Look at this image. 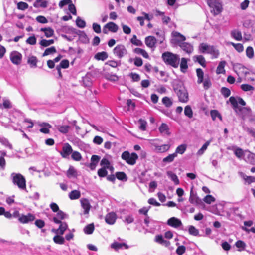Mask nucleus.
Wrapping results in <instances>:
<instances>
[{
	"mask_svg": "<svg viewBox=\"0 0 255 255\" xmlns=\"http://www.w3.org/2000/svg\"><path fill=\"white\" fill-rule=\"evenodd\" d=\"M100 165L102 166H103L102 168H105L110 170L113 169V168L110 166V164L109 160L105 158H104L102 159L100 162Z\"/></svg>",
	"mask_w": 255,
	"mask_h": 255,
	"instance_id": "nucleus-44",
	"label": "nucleus"
},
{
	"mask_svg": "<svg viewBox=\"0 0 255 255\" xmlns=\"http://www.w3.org/2000/svg\"><path fill=\"white\" fill-rule=\"evenodd\" d=\"M111 247L116 251L120 249H128L129 248V246L126 243L124 242L120 243L116 241H114L111 245Z\"/></svg>",
	"mask_w": 255,
	"mask_h": 255,
	"instance_id": "nucleus-15",
	"label": "nucleus"
},
{
	"mask_svg": "<svg viewBox=\"0 0 255 255\" xmlns=\"http://www.w3.org/2000/svg\"><path fill=\"white\" fill-rule=\"evenodd\" d=\"M172 35L173 36L172 42L177 43L179 46L181 43H184L186 40L185 37L177 31H173Z\"/></svg>",
	"mask_w": 255,
	"mask_h": 255,
	"instance_id": "nucleus-11",
	"label": "nucleus"
},
{
	"mask_svg": "<svg viewBox=\"0 0 255 255\" xmlns=\"http://www.w3.org/2000/svg\"><path fill=\"white\" fill-rule=\"evenodd\" d=\"M156 42V39L152 36H147L145 39V44L148 47L150 48H155Z\"/></svg>",
	"mask_w": 255,
	"mask_h": 255,
	"instance_id": "nucleus-20",
	"label": "nucleus"
},
{
	"mask_svg": "<svg viewBox=\"0 0 255 255\" xmlns=\"http://www.w3.org/2000/svg\"><path fill=\"white\" fill-rule=\"evenodd\" d=\"M210 115L213 120L215 121L217 118L222 120V116L217 110H213L210 112Z\"/></svg>",
	"mask_w": 255,
	"mask_h": 255,
	"instance_id": "nucleus-51",
	"label": "nucleus"
},
{
	"mask_svg": "<svg viewBox=\"0 0 255 255\" xmlns=\"http://www.w3.org/2000/svg\"><path fill=\"white\" fill-rule=\"evenodd\" d=\"M130 42L131 43L136 46H141L143 45L142 42L140 40L138 39L137 36L135 35L133 36L132 38L130 39Z\"/></svg>",
	"mask_w": 255,
	"mask_h": 255,
	"instance_id": "nucleus-52",
	"label": "nucleus"
},
{
	"mask_svg": "<svg viewBox=\"0 0 255 255\" xmlns=\"http://www.w3.org/2000/svg\"><path fill=\"white\" fill-rule=\"evenodd\" d=\"M118 30V26L113 22H109L105 25L103 28V32L104 34H107L108 31L112 32H116Z\"/></svg>",
	"mask_w": 255,
	"mask_h": 255,
	"instance_id": "nucleus-12",
	"label": "nucleus"
},
{
	"mask_svg": "<svg viewBox=\"0 0 255 255\" xmlns=\"http://www.w3.org/2000/svg\"><path fill=\"white\" fill-rule=\"evenodd\" d=\"M173 88L179 101L184 103H187L189 100L188 93L183 84L181 82H179L174 86Z\"/></svg>",
	"mask_w": 255,
	"mask_h": 255,
	"instance_id": "nucleus-2",
	"label": "nucleus"
},
{
	"mask_svg": "<svg viewBox=\"0 0 255 255\" xmlns=\"http://www.w3.org/2000/svg\"><path fill=\"white\" fill-rule=\"evenodd\" d=\"M203 201L206 203L210 204L215 201V198L211 195H207L204 198Z\"/></svg>",
	"mask_w": 255,
	"mask_h": 255,
	"instance_id": "nucleus-58",
	"label": "nucleus"
},
{
	"mask_svg": "<svg viewBox=\"0 0 255 255\" xmlns=\"http://www.w3.org/2000/svg\"><path fill=\"white\" fill-rule=\"evenodd\" d=\"M244 160L248 163L255 165V154L249 150H245V156Z\"/></svg>",
	"mask_w": 255,
	"mask_h": 255,
	"instance_id": "nucleus-14",
	"label": "nucleus"
},
{
	"mask_svg": "<svg viewBox=\"0 0 255 255\" xmlns=\"http://www.w3.org/2000/svg\"><path fill=\"white\" fill-rule=\"evenodd\" d=\"M94 230V225L93 223L87 225L84 228V232L86 234H92Z\"/></svg>",
	"mask_w": 255,
	"mask_h": 255,
	"instance_id": "nucleus-50",
	"label": "nucleus"
},
{
	"mask_svg": "<svg viewBox=\"0 0 255 255\" xmlns=\"http://www.w3.org/2000/svg\"><path fill=\"white\" fill-rule=\"evenodd\" d=\"M234 153L237 157H238L239 159H244V158H245V150H243L241 148L236 147L234 149Z\"/></svg>",
	"mask_w": 255,
	"mask_h": 255,
	"instance_id": "nucleus-30",
	"label": "nucleus"
},
{
	"mask_svg": "<svg viewBox=\"0 0 255 255\" xmlns=\"http://www.w3.org/2000/svg\"><path fill=\"white\" fill-rule=\"evenodd\" d=\"M177 157L176 153L169 154L167 157L163 159L162 162L165 163H170L172 162Z\"/></svg>",
	"mask_w": 255,
	"mask_h": 255,
	"instance_id": "nucleus-42",
	"label": "nucleus"
},
{
	"mask_svg": "<svg viewBox=\"0 0 255 255\" xmlns=\"http://www.w3.org/2000/svg\"><path fill=\"white\" fill-rule=\"evenodd\" d=\"M196 74L198 77L197 83L201 84L203 82L204 72L201 68H197L196 69Z\"/></svg>",
	"mask_w": 255,
	"mask_h": 255,
	"instance_id": "nucleus-43",
	"label": "nucleus"
},
{
	"mask_svg": "<svg viewBox=\"0 0 255 255\" xmlns=\"http://www.w3.org/2000/svg\"><path fill=\"white\" fill-rule=\"evenodd\" d=\"M208 4L211 8V12L214 15L220 14L222 11V5L219 0H208Z\"/></svg>",
	"mask_w": 255,
	"mask_h": 255,
	"instance_id": "nucleus-5",
	"label": "nucleus"
},
{
	"mask_svg": "<svg viewBox=\"0 0 255 255\" xmlns=\"http://www.w3.org/2000/svg\"><path fill=\"white\" fill-rule=\"evenodd\" d=\"M76 23L77 26L81 28H83L86 26V22L85 21L81 19L79 17H77L76 20Z\"/></svg>",
	"mask_w": 255,
	"mask_h": 255,
	"instance_id": "nucleus-61",
	"label": "nucleus"
},
{
	"mask_svg": "<svg viewBox=\"0 0 255 255\" xmlns=\"http://www.w3.org/2000/svg\"><path fill=\"white\" fill-rule=\"evenodd\" d=\"M81 196V193L79 190H74L72 191L69 194V197L71 200H76L79 199Z\"/></svg>",
	"mask_w": 255,
	"mask_h": 255,
	"instance_id": "nucleus-37",
	"label": "nucleus"
},
{
	"mask_svg": "<svg viewBox=\"0 0 255 255\" xmlns=\"http://www.w3.org/2000/svg\"><path fill=\"white\" fill-rule=\"evenodd\" d=\"M189 201L191 204L194 205L199 204L201 202V200L197 196L196 193L193 192L192 189L190 190Z\"/></svg>",
	"mask_w": 255,
	"mask_h": 255,
	"instance_id": "nucleus-21",
	"label": "nucleus"
},
{
	"mask_svg": "<svg viewBox=\"0 0 255 255\" xmlns=\"http://www.w3.org/2000/svg\"><path fill=\"white\" fill-rule=\"evenodd\" d=\"M56 52V50L54 46L46 49L44 52L42 54V56L44 57L50 54H52Z\"/></svg>",
	"mask_w": 255,
	"mask_h": 255,
	"instance_id": "nucleus-54",
	"label": "nucleus"
},
{
	"mask_svg": "<svg viewBox=\"0 0 255 255\" xmlns=\"http://www.w3.org/2000/svg\"><path fill=\"white\" fill-rule=\"evenodd\" d=\"M193 60L198 62L202 66H206V61L204 57L202 55H196L193 57Z\"/></svg>",
	"mask_w": 255,
	"mask_h": 255,
	"instance_id": "nucleus-36",
	"label": "nucleus"
},
{
	"mask_svg": "<svg viewBox=\"0 0 255 255\" xmlns=\"http://www.w3.org/2000/svg\"><path fill=\"white\" fill-rule=\"evenodd\" d=\"M187 149V145L183 144L179 145L175 150L174 153H176V155L177 156L178 154H183Z\"/></svg>",
	"mask_w": 255,
	"mask_h": 255,
	"instance_id": "nucleus-40",
	"label": "nucleus"
},
{
	"mask_svg": "<svg viewBox=\"0 0 255 255\" xmlns=\"http://www.w3.org/2000/svg\"><path fill=\"white\" fill-rule=\"evenodd\" d=\"M200 52L202 53H208L215 55L216 57L219 55V52L213 46L202 43L199 46Z\"/></svg>",
	"mask_w": 255,
	"mask_h": 255,
	"instance_id": "nucleus-7",
	"label": "nucleus"
},
{
	"mask_svg": "<svg viewBox=\"0 0 255 255\" xmlns=\"http://www.w3.org/2000/svg\"><path fill=\"white\" fill-rule=\"evenodd\" d=\"M81 206L84 210V214H88L91 208V205L89 200L86 198H82L80 200Z\"/></svg>",
	"mask_w": 255,
	"mask_h": 255,
	"instance_id": "nucleus-16",
	"label": "nucleus"
},
{
	"mask_svg": "<svg viewBox=\"0 0 255 255\" xmlns=\"http://www.w3.org/2000/svg\"><path fill=\"white\" fill-rule=\"evenodd\" d=\"M100 159V157L98 155H93L92 156L91 158V163L89 165V168L92 170H94L95 169L96 167L98 164Z\"/></svg>",
	"mask_w": 255,
	"mask_h": 255,
	"instance_id": "nucleus-24",
	"label": "nucleus"
},
{
	"mask_svg": "<svg viewBox=\"0 0 255 255\" xmlns=\"http://www.w3.org/2000/svg\"><path fill=\"white\" fill-rule=\"evenodd\" d=\"M181 71L182 72H185L188 68L187 60L185 58H182L180 64Z\"/></svg>",
	"mask_w": 255,
	"mask_h": 255,
	"instance_id": "nucleus-46",
	"label": "nucleus"
},
{
	"mask_svg": "<svg viewBox=\"0 0 255 255\" xmlns=\"http://www.w3.org/2000/svg\"><path fill=\"white\" fill-rule=\"evenodd\" d=\"M211 142V140L207 141L202 146V147L197 151V155L201 156L202 155L205 151L207 149L208 146L210 145Z\"/></svg>",
	"mask_w": 255,
	"mask_h": 255,
	"instance_id": "nucleus-41",
	"label": "nucleus"
},
{
	"mask_svg": "<svg viewBox=\"0 0 255 255\" xmlns=\"http://www.w3.org/2000/svg\"><path fill=\"white\" fill-rule=\"evenodd\" d=\"M114 54L119 58H121L127 54V50L125 46L118 45L114 49Z\"/></svg>",
	"mask_w": 255,
	"mask_h": 255,
	"instance_id": "nucleus-10",
	"label": "nucleus"
},
{
	"mask_svg": "<svg viewBox=\"0 0 255 255\" xmlns=\"http://www.w3.org/2000/svg\"><path fill=\"white\" fill-rule=\"evenodd\" d=\"M229 44L232 45L238 52H242L244 51V46L241 43H234L232 42H229Z\"/></svg>",
	"mask_w": 255,
	"mask_h": 255,
	"instance_id": "nucleus-48",
	"label": "nucleus"
},
{
	"mask_svg": "<svg viewBox=\"0 0 255 255\" xmlns=\"http://www.w3.org/2000/svg\"><path fill=\"white\" fill-rule=\"evenodd\" d=\"M57 213L55 217H53V221L55 223H60L61 220L68 217V215L61 210L57 212Z\"/></svg>",
	"mask_w": 255,
	"mask_h": 255,
	"instance_id": "nucleus-22",
	"label": "nucleus"
},
{
	"mask_svg": "<svg viewBox=\"0 0 255 255\" xmlns=\"http://www.w3.org/2000/svg\"><path fill=\"white\" fill-rule=\"evenodd\" d=\"M179 46L182 50L189 54L192 53L193 51V46L190 43L186 42H184V43H181Z\"/></svg>",
	"mask_w": 255,
	"mask_h": 255,
	"instance_id": "nucleus-18",
	"label": "nucleus"
},
{
	"mask_svg": "<svg viewBox=\"0 0 255 255\" xmlns=\"http://www.w3.org/2000/svg\"><path fill=\"white\" fill-rule=\"evenodd\" d=\"M240 175L248 184H251L255 181V177L247 176L243 173H241Z\"/></svg>",
	"mask_w": 255,
	"mask_h": 255,
	"instance_id": "nucleus-47",
	"label": "nucleus"
},
{
	"mask_svg": "<svg viewBox=\"0 0 255 255\" xmlns=\"http://www.w3.org/2000/svg\"><path fill=\"white\" fill-rule=\"evenodd\" d=\"M77 34L79 36V39L81 42L83 43H87L89 42V38L84 31H79Z\"/></svg>",
	"mask_w": 255,
	"mask_h": 255,
	"instance_id": "nucleus-29",
	"label": "nucleus"
},
{
	"mask_svg": "<svg viewBox=\"0 0 255 255\" xmlns=\"http://www.w3.org/2000/svg\"><path fill=\"white\" fill-rule=\"evenodd\" d=\"M73 151L71 146L67 143L63 144L62 150L59 152L63 158H69Z\"/></svg>",
	"mask_w": 255,
	"mask_h": 255,
	"instance_id": "nucleus-9",
	"label": "nucleus"
},
{
	"mask_svg": "<svg viewBox=\"0 0 255 255\" xmlns=\"http://www.w3.org/2000/svg\"><path fill=\"white\" fill-rule=\"evenodd\" d=\"M139 124V128L140 130L142 131H145L146 129V127H147V122L143 119H139L138 121Z\"/></svg>",
	"mask_w": 255,
	"mask_h": 255,
	"instance_id": "nucleus-60",
	"label": "nucleus"
},
{
	"mask_svg": "<svg viewBox=\"0 0 255 255\" xmlns=\"http://www.w3.org/2000/svg\"><path fill=\"white\" fill-rule=\"evenodd\" d=\"M188 231L190 235L193 236H198L199 234V231L194 226L190 225L188 227Z\"/></svg>",
	"mask_w": 255,
	"mask_h": 255,
	"instance_id": "nucleus-57",
	"label": "nucleus"
},
{
	"mask_svg": "<svg viewBox=\"0 0 255 255\" xmlns=\"http://www.w3.org/2000/svg\"><path fill=\"white\" fill-rule=\"evenodd\" d=\"M135 53L142 55L144 58H149L148 53L144 50L140 48H136L133 50Z\"/></svg>",
	"mask_w": 255,
	"mask_h": 255,
	"instance_id": "nucleus-35",
	"label": "nucleus"
},
{
	"mask_svg": "<svg viewBox=\"0 0 255 255\" xmlns=\"http://www.w3.org/2000/svg\"><path fill=\"white\" fill-rule=\"evenodd\" d=\"M10 177L14 185L17 186L20 190H26V180L22 175L13 172L11 174Z\"/></svg>",
	"mask_w": 255,
	"mask_h": 255,
	"instance_id": "nucleus-4",
	"label": "nucleus"
},
{
	"mask_svg": "<svg viewBox=\"0 0 255 255\" xmlns=\"http://www.w3.org/2000/svg\"><path fill=\"white\" fill-rule=\"evenodd\" d=\"M162 102L166 107H171L173 104L172 99L166 96L162 98Z\"/></svg>",
	"mask_w": 255,
	"mask_h": 255,
	"instance_id": "nucleus-49",
	"label": "nucleus"
},
{
	"mask_svg": "<svg viewBox=\"0 0 255 255\" xmlns=\"http://www.w3.org/2000/svg\"><path fill=\"white\" fill-rule=\"evenodd\" d=\"M246 56L249 59H252L254 56V49L252 47L248 46L246 50Z\"/></svg>",
	"mask_w": 255,
	"mask_h": 255,
	"instance_id": "nucleus-55",
	"label": "nucleus"
},
{
	"mask_svg": "<svg viewBox=\"0 0 255 255\" xmlns=\"http://www.w3.org/2000/svg\"><path fill=\"white\" fill-rule=\"evenodd\" d=\"M54 43V40H46V39H42L40 42V44L44 47H47L52 44Z\"/></svg>",
	"mask_w": 255,
	"mask_h": 255,
	"instance_id": "nucleus-63",
	"label": "nucleus"
},
{
	"mask_svg": "<svg viewBox=\"0 0 255 255\" xmlns=\"http://www.w3.org/2000/svg\"><path fill=\"white\" fill-rule=\"evenodd\" d=\"M39 126L41 127L40 129V131L44 133H48L49 132V129L51 128V126L47 123L43 122L39 124Z\"/></svg>",
	"mask_w": 255,
	"mask_h": 255,
	"instance_id": "nucleus-28",
	"label": "nucleus"
},
{
	"mask_svg": "<svg viewBox=\"0 0 255 255\" xmlns=\"http://www.w3.org/2000/svg\"><path fill=\"white\" fill-rule=\"evenodd\" d=\"M167 175L168 177L174 182V184L178 185L179 184V180L177 175L172 171H168L167 172Z\"/></svg>",
	"mask_w": 255,
	"mask_h": 255,
	"instance_id": "nucleus-34",
	"label": "nucleus"
},
{
	"mask_svg": "<svg viewBox=\"0 0 255 255\" xmlns=\"http://www.w3.org/2000/svg\"><path fill=\"white\" fill-rule=\"evenodd\" d=\"M231 36L237 41H240L242 40V36L241 31L238 30H233L231 32Z\"/></svg>",
	"mask_w": 255,
	"mask_h": 255,
	"instance_id": "nucleus-32",
	"label": "nucleus"
},
{
	"mask_svg": "<svg viewBox=\"0 0 255 255\" xmlns=\"http://www.w3.org/2000/svg\"><path fill=\"white\" fill-rule=\"evenodd\" d=\"M233 69L238 76L241 75H246L249 73L247 71L246 67L239 63H236L234 64Z\"/></svg>",
	"mask_w": 255,
	"mask_h": 255,
	"instance_id": "nucleus-13",
	"label": "nucleus"
},
{
	"mask_svg": "<svg viewBox=\"0 0 255 255\" xmlns=\"http://www.w3.org/2000/svg\"><path fill=\"white\" fill-rule=\"evenodd\" d=\"M38 62L37 58L34 56H29L27 58V63L31 68H36Z\"/></svg>",
	"mask_w": 255,
	"mask_h": 255,
	"instance_id": "nucleus-31",
	"label": "nucleus"
},
{
	"mask_svg": "<svg viewBox=\"0 0 255 255\" xmlns=\"http://www.w3.org/2000/svg\"><path fill=\"white\" fill-rule=\"evenodd\" d=\"M160 133L162 135H170L169 128L168 126L165 123H162L158 128Z\"/></svg>",
	"mask_w": 255,
	"mask_h": 255,
	"instance_id": "nucleus-25",
	"label": "nucleus"
},
{
	"mask_svg": "<svg viewBox=\"0 0 255 255\" xmlns=\"http://www.w3.org/2000/svg\"><path fill=\"white\" fill-rule=\"evenodd\" d=\"M226 64V62L225 61H222L219 63L216 69V73L217 74H224L225 73L224 67Z\"/></svg>",
	"mask_w": 255,
	"mask_h": 255,
	"instance_id": "nucleus-33",
	"label": "nucleus"
},
{
	"mask_svg": "<svg viewBox=\"0 0 255 255\" xmlns=\"http://www.w3.org/2000/svg\"><path fill=\"white\" fill-rule=\"evenodd\" d=\"M59 224H60V226H59V228H58L57 229L54 230V232L57 234H59V235H61L64 234V232L68 228V225L65 222H61V223H60Z\"/></svg>",
	"mask_w": 255,
	"mask_h": 255,
	"instance_id": "nucleus-27",
	"label": "nucleus"
},
{
	"mask_svg": "<svg viewBox=\"0 0 255 255\" xmlns=\"http://www.w3.org/2000/svg\"><path fill=\"white\" fill-rule=\"evenodd\" d=\"M116 219V214L114 212H110L106 216L105 221L108 224L113 225L115 223Z\"/></svg>",
	"mask_w": 255,
	"mask_h": 255,
	"instance_id": "nucleus-23",
	"label": "nucleus"
},
{
	"mask_svg": "<svg viewBox=\"0 0 255 255\" xmlns=\"http://www.w3.org/2000/svg\"><path fill=\"white\" fill-rule=\"evenodd\" d=\"M94 58L97 60L104 61L108 58V54L104 51L98 52L95 54Z\"/></svg>",
	"mask_w": 255,
	"mask_h": 255,
	"instance_id": "nucleus-38",
	"label": "nucleus"
},
{
	"mask_svg": "<svg viewBox=\"0 0 255 255\" xmlns=\"http://www.w3.org/2000/svg\"><path fill=\"white\" fill-rule=\"evenodd\" d=\"M203 87L205 90L209 89L212 85V83L209 78H206L203 80Z\"/></svg>",
	"mask_w": 255,
	"mask_h": 255,
	"instance_id": "nucleus-62",
	"label": "nucleus"
},
{
	"mask_svg": "<svg viewBox=\"0 0 255 255\" xmlns=\"http://www.w3.org/2000/svg\"><path fill=\"white\" fill-rule=\"evenodd\" d=\"M155 241L158 244L163 245L165 247H168L170 245V242L164 239L162 235H158L155 237Z\"/></svg>",
	"mask_w": 255,
	"mask_h": 255,
	"instance_id": "nucleus-26",
	"label": "nucleus"
},
{
	"mask_svg": "<svg viewBox=\"0 0 255 255\" xmlns=\"http://www.w3.org/2000/svg\"><path fill=\"white\" fill-rule=\"evenodd\" d=\"M122 158L125 160L126 162L131 165H133L136 163V161L138 158L137 154L134 152L130 154L128 151H124L121 156Z\"/></svg>",
	"mask_w": 255,
	"mask_h": 255,
	"instance_id": "nucleus-6",
	"label": "nucleus"
},
{
	"mask_svg": "<svg viewBox=\"0 0 255 255\" xmlns=\"http://www.w3.org/2000/svg\"><path fill=\"white\" fill-rule=\"evenodd\" d=\"M184 114L189 118H191L193 117V111L191 107L187 105L184 108Z\"/></svg>",
	"mask_w": 255,
	"mask_h": 255,
	"instance_id": "nucleus-53",
	"label": "nucleus"
},
{
	"mask_svg": "<svg viewBox=\"0 0 255 255\" xmlns=\"http://www.w3.org/2000/svg\"><path fill=\"white\" fill-rule=\"evenodd\" d=\"M167 224L168 225L175 228H178L182 225L181 221L176 217H171L169 219Z\"/></svg>",
	"mask_w": 255,
	"mask_h": 255,
	"instance_id": "nucleus-19",
	"label": "nucleus"
},
{
	"mask_svg": "<svg viewBox=\"0 0 255 255\" xmlns=\"http://www.w3.org/2000/svg\"><path fill=\"white\" fill-rule=\"evenodd\" d=\"M229 100L235 110L238 109L243 113H246L247 114H250L251 113V110L249 107L240 108L238 106V104H240L242 106H245L246 105V102L242 98L240 97L236 98L232 96L230 97Z\"/></svg>",
	"mask_w": 255,
	"mask_h": 255,
	"instance_id": "nucleus-3",
	"label": "nucleus"
},
{
	"mask_svg": "<svg viewBox=\"0 0 255 255\" xmlns=\"http://www.w3.org/2000/svg\"><path fill=\"white\" fill-rule=\"evenodd\" d=\"M69 126H58L57 127L58 130L62 133H66L69 130Z\"/></svg>",
	"mask_w": 255,
	"mask_h": 255,
	"instance_id": "nucleus-64",
	"label": "nucleus"
},
{
	"mask_svg": "<svg viewBox=\"0 0 255 255\" xmlns=\"http://www.w3.org/2000/svg\"><path fill=\"white\" fill-rule=\"evenodd\" d=\"M53 241L55 243L61 245L64 243V238L62 236L57 235L54 236Z\"/></svg>",
	"mask_w": 255,
	"mask_h": 255,
	"instance_id": "nucleus-59",
	"label": "nucleus"
},
{
	"mask_svg": "<svg viewBox=\"0 0 255 255\" xmlns=\"http://www.w3.org/2000/svg\"><path fill=\"white\" fill-rule=\"evenodd\" d=\"M164 63L174 68H177L179 64L180 57L178 55L170 52H165L162 55Z\"/></svg>",
	"mask_w": 255,
	"mask_h": 255,
	"instance_id": "nucleus-1",
	"label": "nucleus"
},
{
	"mask_svg": "<svg viewBox=\"0 0 255 255\" xmlns=\"http://www.w3.org/2000/svg\"><path fill=\"white\" fill-rule=\"evenodd\" d=\"M170 148V145L169 144H163L159 145L157 147V149L156 151V152L158 153H164L169 150Z\"/></svg>",
	"mask_w": 255,
	"mask_h": 255,
	"instance_id": "nucleus-39",
	"label": "nucleus"
},
{
	"mask_svg": "<svg viewBox=\"0 0 255 255\" xmlns=\"http://www.w3.org/2000/svg\"><path fill=\"white\" fill-rule=\"evenodd\" d=\"M71 158L75 161H79L82 159V156L78 151H72L71 153Z\"/></svg>",
	"mask_w": 255,
	"mask_h": 255,
	"instance_id": "nucleus-56",
	"label": "nucleus"
},
{
	"mask_svg": "<svg viewBox=\"0 0 255 255\" xmlns=\"http://www.w3.org/2000/svg\"><path fill=\"white\" fill-rule=\"evenodd\" d=\"M9 58L13 64L18 65L21 63L22 55L17 51H13L10 53Z\"/></svg>",
	"mask_w": 255,
	"mask_h": 255,
	"instance_id": "nucleus-8",
	"label": "nucleus"
},
{
	"mask_svg": "<svg viewBox=\"0 0 255 255\" xmlns=\"http://www.w3.org/2000/svg\"><path fill=\"white\" fill-rule=\"evenodd\" d=\"M40 30L44 33L45 35L47 37H50L54 34V30L50 27L42 28Z\"/></svg>",
	"mask_w": 255,
	"mask_h": 255,
	"instance_id": "nucleus-45",
	"label": "nucleus"
},
{
	"mask_svg": "<svg viewBox=\"0 0 255 255\" xmlns=\"http://www.w3.org/2000/svg\"><path fill=\"white\" fill-rule=\"evenodd\" d=\"M35 216L31 213L26 215H22L19 217L18 220L22 223L25 224L33 221L35 219Z\"/></svg>",
	"mask_w": 255,
	"mask_h": 255,
	"instance_id": "nucleus-17",
	"label": "nucleus"
}]
</instances>
